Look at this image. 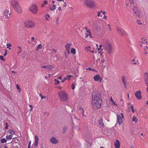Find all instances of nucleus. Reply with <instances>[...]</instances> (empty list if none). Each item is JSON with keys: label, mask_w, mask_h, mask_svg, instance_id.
Here are the masks:
<instances>
[{"label": "nucleus", "mask_w": 148, "mask_h": 148, "mask_svg": "<svg viewBox=\"0 0 148 148\" xmlns=\"http://www.w3.org/2000/svg\"><path fill=\"white\" fill-rule=\"evenodd\" d=\"M83 3L89 8H92L95 6V3L92 0H84Z\"/></svg>", "instance_id": "7ed1b4c3"}, {"label": "nucleus", "mask_w": 148, "mask_h": 148, "mask_svg": "<svg viewBox=\"0 0 148 148\" xmlns=\"http://www.w3.org/2000/svg\"><path fill=\"white\" fill-rule=\"evenodd\" d=\"M31 39L32 40L34 41L35 40L34 38L33 37H32L31 38Z\"/></svg>", "instance_id": "680f3d73"}, {"label": "nucleus", "mask_w": 148, "mask_h": 148, "mask_svg": "<svg viewBox=\"0 0 148 148\" xmlns=\"http://www.w3.org/2000/svg\"><path fill=\"white\" fill-rule=\"evenodd\" d=\"M90 48V46L86 47H85V50L87 52H91V50L89 49Z\"/></svg>", "instance_id": "4be33fe9"}, {"label": "nucleus", "mask_w": 148, "mask_h": 148, "mask_svg": "<svg viewBox=\"0 0 148 148\" xmlns=\"http://www.w3.org/2000/svg\"><path fill=\"white\" fill-rule=\"evenodd\" d=\"M71 87L72 89L73 90L75 88V86L73 84H72L71 85Z\"/></svg>", "instance_id": "a19ab883"}, {"label": "nucleus", "mask_w": 148, "mask_h": 148, "mask_svg": "<svg viewBox=\"0 0 148 148\" xmlns=\"http://www.w3.org/2000/svg\"><path fill=\"white\" fill-rule=\"evenodd\" d=\"M86 70H92V69L90 67H89L88 68L86 69Z\"/></svg>", "instance_id": "864d4df0"}, {"label": "nucleus", "mask_w": 148, "mask_h": 148, "mask_svg": "<svg viewBox=\"0 0 148 148\" xmlns=\"http://www.w3.org/2000/svg\"><path fill=\"white\" fill-rule=\"evenodd\" d=\"M24 24L25 27L28 28H32L34 26V23L30 21H25Z\"/></svg>", "instance_id": "0eeeda50"}, {"label": "nucleus", "mask_w": 148, "mask_h": 148, "mask_svg": "<svg viewBox=\"0 0 148 148\" xmlns=\"http://www.w3.org/2000/svg\"><path fill=\"white\" fill-rule=\"evenodd\" d=\"M46 97L45 96H43L42 95L41 97V99H44V98L45 99V98H46Z\"/></svg>", "instance_id": "6e6d98bb"}, {"label": "nucleus", "mask_w": 148, "mask_h": 148, "mask_svg": "<svg viewBox=\"0 0 148 148\" xmlns=\"http://www.w3.org/2000/svg\"><path fill=\"white\" fill-rule=\"evenodd\" d=\"M129 1L131 4L134 3L133 0H129Z\"/></svg>", "instance_id": "5fc2aeb1"}, {"label": "nucleus", "mask_w": 148, "mask_h": 148, "mask_svg": "<svg viewBox=\"0 0 148 148\" xmlns=\"http://www.w3.org/2000/svg\"><path fill=\"white\" fill-rule=\"evenodd\" d=\"M86 35V36L85 37V38H87L88 37V34H87L86 33H85Z\"/></svg>", "instance_id": "338daca9"}, {"label": "nucleus", "mask_w": 148, "mask_h": 148, "mask_svg": "<svg viewBox=\"0 0 148 148\" xmlns=\"http://www.w3.org/2000/svg\"><path fill=\"white\" fill-rule=\"evenodd\" d=\"M117 31L122 36H123L124 35V33L121 31V29L118 28V27L117 28Z\"/></svg>", "instance_id": "aec40b11"}, {"label": "nucleus", "mask_w": 148, "mask_h": 148, "mask_svg": "<svg viewBox=\"0 0 148 148\" xmlns=\"http://www.w3.org/2000/svg\"><path fill=\"white\" fill-rule=\"evenodd\" d=\"M12 134H10L9 135H7L6 136V138L7 139H11L12 138Z\"/></svg>", "instance_id": "bb28decb"}, {"label": "nucleus", "mask_w": 148, "mask_h": 148, "mask_svg": "<svg viewBox=\"0 0 148 148\" xmlns=\"http://www.w3.org/2000/svg\"><path fill=\"white\" fill-rule=\"evenodd\" d=\"M51 67L52 66L50 65H47L46 66H42V68H44L46 69H48L49 70L51 69Z\"/></svg>", "instance_id": "f3484780"}, {"label": "nucleus", "mask_w": 148, "mask_h": 148, "mask_svg": "<svg viewBox=\"0 0 148 148\" xmlns=\"http://www.w3.org/2000/svg\"><path fill=\"white\" fill-rule=\"evenodd\" d=\"M58 10H59V11H60L61 10V8L60 7L58 8Z\"/></svg>", "instance_id": "774afa93"}, {"label": "nucleus", "mask_w": 148, "mask_h": 148, "mask_svg": "<svg viewBox=\"0 0 148 148\" xmlns=\"http://www.w3.org/2000/svg\"><path fill=\"white\" fill-rule=\"evenodd\" d=\"M16 87L18 89H20V86H18V84H17Z\"/></svg>", "instance_id": "de8ad7c7"}, {"label": "nucleus", "mask_w": 148, "mask_h": 148, "mask_svg": "<svg viewBox=\"0 0 148 148\" xmlns=\"http://www.w3.org/2000/svg\"><path fill=\"white\" fill-rule=\"evenodd\" d=\"M67 79V78H66V77L64 78L61 81V82L62 83L64 82V81H65Z\"/></svg>", "instance_id": "a18cd8bd"}, {"label": "nucleus", "mask_w": 148, "mask_h": 148, "mask_svg": "<svg viewBox=\"0 0 148 148\" xmlns=\"http://www.w3.org/2000/svg\"><path fill=\"white\" fill-rule=\"evenodd\" d=\"M41 53H39L36 56V58L37 59V58H39V56H40L41 55Z\"/></svg>", "instance_id": "473e14b6"}, {"label": "nucleus", "mask_w": 148, "mask_h": 148, "mask_svg": "<svg viewBox=\"0 0 148 148\" xmlns=\"http://www.w3.org/2000/svg\"><path fill=\"white\" fill-rule=\"evenodd\" d=\"M11 3L12 6L16 11L18 13H21L22 12V10L17 1L12 0L11 1Z\"/></svg>", "instance_id": "f257e3e1"}, {"label": "nucleus", "mask_w": 148, "mask_h": 148, "mask_svg": "<svg viewBox=\"0 0 148 148\" xmlns=\"http://www.w3.org/2000/svg\"><path fill=\"white\" fill-rule=\"evenodd\" d=\"M101 62H105V60L104 59H102V60H101Z\"/></svg>", "instance_id": "e2e57ef3"}, {"label": "nucleus", "mask_w": 148, "mask_h": 148, "mask_svg": "<svg viewBox=\"0 0 148 148\" xmlns=\"http://www.w3.org/2000/svg\"><path fill=\"white\" fill-rule=\"evenodd\" d=\"M29 10L33 14H36L37 12L38 9L36 6L35 4H33L30 8Z\"/></svg>", "instance_id": "6e6552de"}, {"label": "nucleus", "mask_w": 148, "mask_h": 148, "mask_svg": "<svg viewBox=\"0 0 148 148\" xmlns=\"http://www.w3.org/2000/svg\"><path fill=\"white\" fill-rule=\"evenodd\" d=\"M82 114H83V116H85V115H84V110L83 108H82Z\"/></svg>", "instance_id": "3c124183"}, {"label": "nucleus", "mask_w": 148, "mask_h": 148, "mask_svg": "<svg viewBox=\"0 0 148 148\" xmlns=\"http://www.w3.org/2000/svg\"><path fill=\"white\" fill-rule=\"evenodd\" d=\"M60 82V81L59 80H58L56 82H55V84L56 85H58V84H59Z\"/></svg>", "instance_id": "c03bdc74"}, {"label": "nucleus", "mask_w": 148, "mask_h": 148, "mask_svg": "<svg viewBox=\"0 0 148 148\" xmlns=\"http://www.w3.org/2000/svg\"><path fill=\"white\" fill-rule=\"evenodd\" d=\"M35 141L38 142V137L37 135H36L35 136Z\"/></svg>", "instance_id": "f704fd0d"}, {"label": "nucleus", "mask_w": 148, "mask_h": 148, "mask_svg": "<svg viewBox=\"0 0 148 148\" xmlns=\"http://www.w3.org/2000/svg\"><path fill=\"white\" fill-rule=\"evenodd\" d=\"M121 114L122 116V117H121L122 118H123L124 116V115H123V113H121Z\"/></svg>", "instance_id": "0e129e2a"}, {"label": "nucleus", "mask_w": 148, "mask_h": 148, "mask_svg": "<svg viewBox=\"0 0 148 148\" xmlns=\"http://www.w3.org/2000/svg\"><path fill=\"white\" fill-rule=\"evenodd\" d=\"M52 7L53 9H52V7H50L49 8L50 10H54L56 8V6L55 5H53Z\"/></svg>", "instance_id": "7c9ffc66"}, {"label": "nucleus", "mask_w": 148, "mask_h": 148, "mask_svg": "<svg viewBox=\"0 0 148 148\" xmlns=\"http://www.w3.org/2000/svg\"><path fill=\"white\" fill-rule=\"evenodd\" d=\"M104 48L107 50V51L110 54L112 51V45L110 42H107L103 46Z\"/></svg>", "instance_id": "20e7f679"}, {"label": "nucleus", "mask_w": 148, "mask_h": 148, "mask_svg": "<svg viewBox=\"0 0 148 148\" xmlns=\"http://www.w3.org/2000/svg\"><path fill=\"white\" fill-rule=\"evenodd\" d=\"M9 12V10L5 9L3 12V14L4 16H5L6 18H9L8 15H10V13H8Z\"/></svg>", "instance_id": "9b49d317"}, {"label": "nucleus", "mask_w": 148, "mask_h": 148, "mask_svg": "<svg viewBox=\"0 0 148 148\" xmlns=\"http://www.w3.org/2000/svg\"><path fill=\"white\" fill-rule=\"evenodd\" d=\"M101 49V51H102L103 50V49H102L101 48V47H99L97 48V50L98 51H99Z\"/></svg>", "instance_id": "8fccbe9b"}, {"label": "nucleus", "mask_w": 148, "mask_h": 148, "mask_svg": "<svg viewBox=\"0 0 148 148\" xmlns=\"http://www.w3.org/2000/svg\"><path fill=\"white\" fill-rule=\"evenodd\" d=\"M117 117L118 122L119 125H120L122 122V118L119 114L117 115Z\"/></svg>", "instance_id": "4468645a"}, {"label": "nucleus", "mask_w": 148, "mask_h": 148, "mask_svg": "<svg viewBox=\"0 0 148 148\" xmlns=\"http://www.w3.org/2000/svg\"><path fill=\"white\" fill-rule=\"evenodd\" d=\"M64 3H65V4L63 5V6L64 7H66V5H66V2H64Z\"/></svg>", "instance_id": "13d9d810"}, {"label": "nucleus", "mask_w": 148, "mask_h": 148, "mask_svg": "<svg viewBox=\"0 0 148 148\" xmlns=\"http://www.w3.org/2000/svg\"><path fill=\"white\" fill-rule=\"evenodd\" d=\"M85 28L86 29V32H88V31L90 32V31L89 29L88 30L87 29V27H85Z\"/></svg>", "instance_id": "09e8293b"}, {"label": "nucleus", "mask_w": 148, "mask_h": 148, "mask_svg": "<svg viewBox=\"0 0 148 148\" xmlns=\"http://www.w3.org/2000/svg\"><path fill=\"white\" fill-rule=\"evenodd\" d=\"M92 106L94 110H97L98 109L100 108L101 103V102L99 103L98 101H97L95 100H92Z\"/></svg>", "instance_id": "423d86ee"}, {"label": "nucleus", "mask_w": 148, "mask_h": 148, "mask_svg": "<svg viewBox=\"0 0 148 148\" xmlns=\"http://www.w3.org/2000/svg\"><path fill=\"white\" fill-rule=\"evenodd\" d=\"M88 32L89 33L88 36H90V37L91 38H92L93 37L92 36L91 34V33L90 32H89L88 31Z\"/></svg>", "instance_id": "e433bc0d"}, {"label": "nucleus", "mask_w": 148, "mask_h": 148, "mask_svg": "<svg viewBox=\"0 0 148 148\" xmlns=\"http://www.w3.org/2000/svg\"><path fill=\"white\" fill-rule=\"evenodd\" d=\"M45 5L47 3V1H44V3Z\"/></svg>", "instance_id": "bf43d9fd"}, {"label": "nucleus", "mask_w": 148, "mask_h": 148, "mask_svg": "<svg viewBox=\"0 0 148 148\" xmlns=\"http://www.w3.org/2000/svg\"><path fill=\"white\" fill-rule=\"evenodd\" d=\"M94 79L95 81H99L100 82H101L102 80V78H101L100 75H95L94 77Z\"/></svg>", "instance_id": "f8f14e48"}, {"label": "nucleus", "mask_w": 148, "mask_h": 148, "mask_svg": "<svg viewBox=\"0 0 148 148\" xmlns=\"http://www.w3.org/2000/svg\"><path fill=\"white\" fill-rule=\"evenodd\" d=\"M139 21H140V20H137V21L138 22V24L140 25H142V23L141 22H138Z\"/></svg>", "instance_id": "4d7b16f0"}, {"label": "nucleus", "mask_w": 148, "mask_h": 148, "mask_svg": "<svg viewBox=\"0 0 148 148\" xmlns=\"http://www.w3.org/2000/svg\"><path fill=\"white\" fill-rule=\"evenodd\" d=\"M58 79H62V77L61 76H60L58 77Z\"/></svg>", "instance_id": "69168bd1"}, {"label": "nucleus", "mask_w": 148, "mask_h": 148, "mask_svg": "<svg viewBox=\"0 0 148 148\" xmlns=\"http://www.w3.org/2000/svg\"><path fill=\"white\" fill-rule=\"evenodd\" d=\"M110 101H111V102L112 103H113V104L114 105H115L116 106H117V105L114 103V101L112 99V98H111V99Z\"/></svg>", "instance_id": "2f4dec72"}, {"label": "nucleus", "mask_w": 148, "mask_h": 148, "mask_svg": "<svg viewBox=\"0 0 148 148\" xmlns=\"http://www.w3.org/2000/svg\"><path fill=\"white\" fill-rule=\"evenodd\" d=\"M8 132L10 134H15V132L12 130H8Z\"/></svg>", "instance_id": "393cba45"}, {"label": "nucleus", "mask_w": 148, "mask_h": 148, "mask_svg": "<svg viewBox=\"0 0 148 148\" xmlns=\"http://www.w3.org/2000/svg\"><path fill=\"white\" fill-rule=\"evenodd\" d=\"M144 81L145 82L146 84L148 86V73L146 72L144 73Z\"/></svg>", "instance_id": "9d476101"}, {"label": "nucleus", "mask_w": 148, "mask_h": 148, "mask_svg": "<svg viewBox=\"0 0 148 148\" xmlns=\"http://www.w3.org/2000/svg\"><path fill=\"white\" fill-rule=\"evenodd\" d=\"M141 94V92L139 90L137 91L135 93V95L136 97L139 100H140L142 98Z\"/></svg>", "instance_id": "1a4fd4ad"}, {"label": "nucleus", "mask_w": 148, "mask_h": 148, "mask_svg": "<svg viewBox=\"0 0 148 148\" xmlns=\"http://www.w3.org/2000/svg\"><path fill=\"white\" fill-rule=\"evenodd\" d=\"M132 120L133 121H135L136 123L138 121V120L136 119V117L133 116Z\"/></svg>", "instance_id": "cd10ccee"}, {"label": "nucleus", "mask_w": 148, "mask_h": 148, "mask_svg": "<svg viewBox=\"0 0 148 148\" xmlns=\"http://www.w3.org/2000/svg\"><path fill=\"white\" fill-rule=\"evenodd\" d=\"M144 49L145 53L147 54H148V48L147 47V46L145 47Z\"/></svg>", "instance_id": "a878e982"}, {"label": "nucleus", "mask_w": 148, "mask_h": 148, "mask_svg": "<svg viewBox=\"0 0 148 148\" xmlns=\"http://www.w3.org/2000/svg\"><path fill=\"white\" fill-rule=\"evenodd\" d=\"M92 100L97 101H98L99 103L102 102L101 95V94L98 92H93L92 93Z\"/></svg>", "instance_id": "f03ea898"}, {"label": "nucleus", "mask_w": 148, "mask_h": 148, "mask_svg": "<svg viewBox=\"0 0 148 148\" xmlns=\"http://www.w3.org/2000/svg\"><path fill=\"white\" fill-rule=\"evenodd\" d=\"M5 53L4 54L3 56H5L7 54V50L5 49Z\"/></svg>", "instance_id": "ea45409f"}, {"label": "nucleus", "mask_w": 148, "mask_h": 148, "mask_svg": "<svg viewBox=\"0 0 148 148\" xmlns=\"http://www.w3.org/2000/svg\"><path fill=\"white\" fill-rule=\"evenodd\" d=\"M1 143H6L7 140L5 138H3L1 140Z\"/></svg>", "instance_id": "b1692460"}, {"label": "nucleus", "mask_w": 148, "mask_h": 148, "mask_svg": "<svg viewBox=\"0 0 148 148\" xmlns=\"http://www.w3.org/2000/svg\"><path fill=\"white\" fill-rule=\"evenodd\" d=\"M134 13L136 14V16H138L139 17H141L140 13L139 12L138 10H136V12H135Z\"/></svg>", "instance_id": "a211bd4d"}, {"label": "nucleus", "mask_w": 148, "mask_h": 148, "mask_svg": "<svg viewBox=\"0 0 148 148\" xmlns=\"http://www.w3.org/2000/svg\"><path fill=\"white\" fill-rule=\"evenodd\" d=\"M7 48H8L10 47H11L12 46V45L10 44H7Z\"/></svg>", "instance_id": "58836bf2"}, {"label": "nucleus", "mask_w": 148, "mask_h": 148, "mask_svg": "<svg viewBox=\"0 0 148 148\" xmlns=\"http://www.w3.org/2000/svg\"><path fill=\"white\" fill-rule=\"evenodd\" d=\"M102 12V11H101L100 12H97V13H98L97 14V16H99L100 15V13L101 12Z\"/></svg>", "instance_id": "37998d69"}, {"label": "nucleus", "mask_w": 148, "mask_h": 148, "mask_svg": "<svg viewBox=\"0 0 148 148\" xmlns=\"http://www.w3.org/2000/svg\"><path fill=\"white\" fill-rule=\"evenodd\" d=\"M146 39H144V38H141V42H142L143 40L145 41Z\"/></svg>", "instance_id": "603ef678"}, {"label": "nucleus", "mask_w": 148, "mask_h": 148, "mask_svg": "<svg viewBox=\"0 0 148 148\" xmlns=\"http://www.w3.org/2000/svg\"><path fill=\"white\" fill-rule=\"evenodd\" d=\"M42 48V46L41 44H39L38 45L36 49V50L38 51L39 49H41Z\"/></svg>", "instance_id": "6ab92c4d"}, {"label": "nucleus", "mask_w": 148, "mask_h": 148, "mask_svg": "<svg viewBox=\"0 0 148 148\" xmlns=\"http://www.w3.org/2000/svg\"><path fill=\"white\" fill-rule=\"evenodd\" d=\"M114 145L115 148H120V143L119 141L116 140L114 143Z\"/></svg>", "instance_id": "2eb2a0df"}, {"label": "nucleus", "mask_w": 148, "mask_h": 148, "mask_svg": "<svg viewBox=\"0 0 148 148\" xmlns=\"http://www.w3.org/2000/svg\"><path fill=\"white\" fill-rule=\"evenodd\" d=\"M71 52L73 54H75L76 53L75 49L74 48H72L71 50Z\"/></svg>", "instance_id": "5701e85b"}, {"label": "nucleus", "mask_w": 148, "mask_h": 148, "mask_svg": "<svg viewBox=\"0 0 148 148\" xmlns=\"http://www.w3.org/2000/svg\"><path fill=\"white\" fill-rule=\"evenodd\" d=\"M38 142L35 141V142L34 144V145L35 146V147H37L38 146Z\"/></svg>", "instance_id": "4c0bfd02"}, {"label": "nucleus", "mask_w": 148, "mask_h": 148, "mask_svg": "<svg viewBox=\"0 0 148 148\" xmlns=\"http://www.w3.org/2000/svg\"><path fill=\"white\" fill-rule=\"evenodd\" d=\"M59 18H58L57 20H56V22H57V23H56L57 24H58V21H59Z\"/></svg>", "instance_id": "052dcab7"}, {"label": "nucleus", "mask_w": 148, "mask_h": 148, "mask_svg": "<svg viewBox=\"0 0 148 148\" xmlns=\"http://www.w3.org/2000/svg\"><path fill=\"white\" fill-rule=\"evenodd\" d=\"M50 141L53 144H56L58 143V140L54 137L50 139Z\"/></svg>", "instance_id": "ddd939ff"}, {"label": "nucleus", "mask_w": 148, "mask_h": 148, "mask_svg": "<svg viewBox=\"0 0 148 148\" xmlns=\"http://www.w3.org/2000/svg\"><path fill=\"white\" fill-rule=\"evenodd\" d=\"M77 130H79L80 129V127L79 126H77L75 127Z\"/></svg>", "instance_id": "49530a36"}, {"label": "nucleus", "mask_w": 148, "mask_h": 148, "mask_svg": "<svg viewBox=\"0 0 148 148\" xmlns=\"http://www.w3.org/2000/svg\"><path fill=\"white\" fill-rule=\"evenodd\" d=\"M98 123L99 125L101 127H103L104 126V124L103 123V121L102 118H100L98 121Z\"/></svg>", "instance_id": "dca6fc26"}, {"label": "nucleus", "mask_w": 148, "mask_h": 148, "mask_svg": "<svg viewBox=\"0 0 148 148\" xmlns=\"http://www.w3.org/2000/svg\"><path fill=\"white\" fill-rule=\"evenodd\" d=\"M60 98L62 101H67V95L66 93L63 91H61L58 93Z\"/></svg>", "instance_id": "39448f33"}, {"label": "nucleus", "mask_w": 148, "mask_h": 148, "mask_svg": "<svg viewBox=\"0 0 148 148\" xmlns=\"http://www.w3.org/2000/svg\"><path fill=\"white\" fill-rule=\"evenodd\" d=\"M72 76H73L72 75H68V78H67V79L68 80L70 79L71 77H72Z\"/></svg>", "instance_id": "79ce46f5"}, {"label": "nucleus", "mask_w": 148, "mask_h": 148, "mask_svg": "<svg viewBox=\"0 0 148 148\" xmlns=\"http://www.w3.org/2000/svg\"><path fill=\"white\" fill-rule=\"evenodd\" d=\"M71 45V43H67L65 45V47L66 49H70Z\"/></svg>", "instance_id": "412c9836"}, {"label": "nucleus", "mask_w": 148, "mask_h": 148, "mask_svg": "<svg viewBox=\"0 0 148 148\" xmlns=\"http://www.w3.org/2000/svg\"><path fill=\"white\" fill-rule=\"evenodd\" d=\"M133 11L135 12L136 11V10H138V9H137V8L135 7H134V8L133 9Z\"/></svg>", "instance_id": "72a5a7b5"}, {"label": "nucleus", "mask_w": 148, "mask_h": 148, "mask_svg": "<svg viewBox=\"0 0 148 148\" xmlns=\"http://www.w3.org/2000/svg\"><path fill=\"white\" fill-rule=\"evenodd\" d=\"M0 58L1 60H3V61H5V59H4L3 57L2 56H0Z\"/></svg>", "instance_id": "c9c22d12"}, {"label": "nucleus", "mask_w": 148, "mask_h": 148, "mask_svg": "<svg viewBox=\"0 0 148 148\" xmlns=\"http://www.w3.org/2000/svg\"><path fill=\"white\" fill-rule=\"evenodd\" d=\"M67 130V128L66 127L64 126L62 128L63 133L64 134L66 132Z\"/></svg>", "instance_id": "c756f323"}, {"label": "nucleus", "mask_w": 148, "mask_h": 148, "mask_svg": "<svg viewBox=\"0 0 148 148\" xmlns=\"http://www.w3.org/2000/svg\"><path fill=\"white\" fill-rule=\"evenodd\" d=\"M122 81L124 85H125V77L124 76H123L122 77Z\"/></svg>", "instance_id": "c85d7f7f"}]
</instances>
